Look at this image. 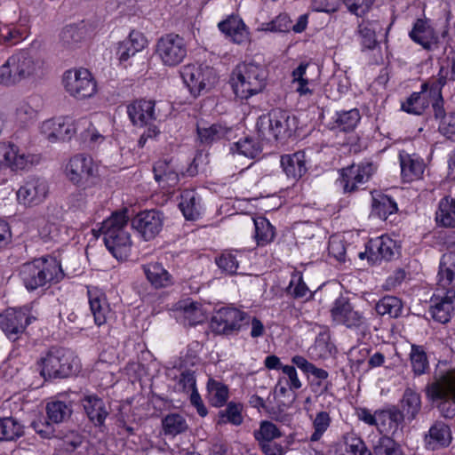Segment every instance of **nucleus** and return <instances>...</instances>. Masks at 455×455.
<instances>
[{
    "label": "nucleus",
    "mask_w": 455,
    "mask_h": 455,
    "mask_svg": "<svg viewBox=\"0 0 455 455\" xmlns=\"http://www.w3.org/2000/svg\"><path fill=\"white\" fill-rule=\"evenodd\" d=\"M410 359L412 371L416 375H422L428 369L427 354L421 346H411Z\"/></svg>",
    "instance_id": "nucleus-52"
},
{
    "label": "nucleus",
    "mask_w": 455,
    "mask_h": 455,
    "mask_svg": "<svg viewBox=\"0 0 455 455\" xmlns=\"http://www.w3.org/2000/svg\"><path fill=\"white\" fill-rule=\"evenodd\" d=\"M411 39L420 44L425 49H430L435 41V33L429 23L422 19H418L409 34Z\"/></svg>",
    "instance_id": "nucleus-33"
},
{
    "label": "nucleus",
    "mask_w": 455,
    "mask_h": 455,
    "mask_svg": "<svg viewBox=\"0 0 455 455\" xmlns=\"http://www.w3.org/2000/svg\"><path fill=\"white\" fill-rule=\"evenodd\" d=\"M41 374L46 378H67L76 373L80 366L79 359L65 348H51L41 359Z\"/></svg>",
    "instance_id": "nucleus-6"
},
{
    "label": "nucleus",
    "mask_w": 455,
    "mask_h": 455,
    "mask_svg": "<svg viewBox=\"0 0 455 455\" xmlns=\"http://www.w3.org/2000/svg\"><path fill=\"white\" fill-rule=\"evenodd\" d=\"M398 210L395 201H373L371 215L381 220H387V217Z\"/></svg>",
    "instance_id": "nucleus-55"
},
{
    "label": "nucleus",
    "mask_w": 455,
    "mask_h": 455,
    "mask_svg": "<svg viewBox=\"0 0 455 455\" xmlns=\"http://www.w3.org/2000/svg\"><path fill=\"white\" fill-rule=\"evenodd\" d=\"M281 165L288 178L300 179L307 172L306 157L303 151H298L291 155H284L281 157Z\"/></svg>",
    "instance_id": "nucleus-28"
},
{
    "label": "nucleus",
    "mask_w": 455,
    "mask_h": 455,
    "mask_svg": "<svg viewBox=\"0 0 455 455\" xmlns=\"http://www.w3.org/2000/svg\"><path fill=\"white\" fill-rule=\"evenodd\" d=\"M143 271L147 279L156 288L166 287L172 283L171 275L157 262L144 265Z\"/></svg>",
    "instance_id": "nucleus-35"
},
{
    "label": "nucleus",
    "mask_w": 455,
    "mask_h": 455,
    "mask_svg": "<svg viewBox=\"0 0 455 455\" xmlns=\"http://www.w3.org/2000/svg\"><path fill=\"white\" fill-rule=\"evenodd\" d=\"M267 71L253 62L238 64L232 72L231 85L234 93L247 100L261 92L267 85Z\"/></svg>",
    "instance_id": "nucleus-4"
},
{
    "label": "nucleus",
    "mask_w": 455,
    "mask_h": 455,
    "mask_svg": "<svg viewBox=\"0 0 455 455\" xmlns=\"http://www.w3.org/2000/svg\"><path fill=\"white\" fill-rule=\"evenodd\" d=\"M375 0H344L350 12L356 16L365 15L371 8Z\"/></svg>",
    "instance_id": "nucleus-63"
},
{
    "label": "nucleus",
    "mask_w": 455,
    "mask_h": 455,
    "mask_svg": "<svg viewBox=\"0 0 455 455\" xmlns=\"http://www.w3.org/2000/svg\"><path fill=\"white\" fill-rule=\"evenodd\" d=\"M88 296L95 323L98 326L105 324L110 316V308L105 294L97 290H89Z\"/></svg>",
    "instance_id": "nucleus-27"
},
{
    "label": "nucleus",
    "mask_w": 455,
    "mask_h": 455,
    "mask_svg": "<svg viewBox=\"0 0 455 455\" xmlns=\"http://www.w3.org/2000/svg\"><path fill=\"white\" fill-rule=\"evenodd\" d=\"M395 251V242L388 236H379L370 241L369 259L373 262L385 259L390 260Z\"/></svg>",
    "instance_id": "nucleus-26"
},
{
    "label": "nucleus",
    "mask_w": 455,
    "mask_h": 455,
    "mask_svg": "<svg viewBox=\"0 0 455 455\" xmlns=\"http://www.w3.org/2000/svg\"><path fill=\"white\" fill-rule=\"evenodd\" d=\"M188 52L182 36L175 33L162 36L156 42V53L164 66L175 67L181 63Z\"/></svg>",
    "instance_id": "nucleus-10"
},
{
    "label": "nucleus",
    "mask_w": 455,
    "mask_h": 455,
    "mask_svg": "<svg viewBox=\"0 0 455 455\" xmlns=\"http://www.w3.org/2000/svg\"><path fill=\"white\" fill-rule=\"evenodd\" d=\"M196 384V380L195 372L190 370H186V371H182L180 376V379H179V381L177 384V388L180 392L188 394V393L194 392V390H197Z\"/></svg>",
    "instance_id": "nucleus-61"
},
{
    "label": "nucleus",
    "mask_w": 455,
    "mask_h": 455,
    "mask_svg": "<svg viewBox=\"0 0 455 455\" xmlns=\"http://www.w3.org/2000/svg\"><path fill=\"white\" fill-rule=\"evenodd\" d=\"M155 101L147 100H135L127 106L130 120L137 126H153L152 122L156 119Z\"/></svg>",
    "instance_id": "nucleus-19"
},
{
    "label": "nucleus",
    "mask_w": 455,
    "mask_h": 455,
    "mask_svg": "<svg viewBox=\"0 0 455 455\" xmlns=\"http://www.w3.org/2000/svg\"><path fill=\"white\" fill-rule=\"evenodd\" d=\"M437 278V287L455 290V251L442 256Z\"/></svg>",
    "instance_id": "nucleus-24"
},
{
    "label": "nucleus",
    "mask_w": 455,
    "mask_h": 455,
    "mask_svg": "<svg viewBox=\"0 0 455 455\" xmlns=\"http://www.w3.org/2000/svg\"><path fill=\"white\" fill-rule=\"evenodd\" d=\"M90 124L87 118L75 120L72 117H58L46 120L41 124V133L50 141H64L70 140L76 133L79 126Z\"/></svg>",
    "instance_id": "nucleus-9"
},
{
    "label": "nucleus",
    "mask_w": 455,
    "mask_h": 455,
    "mask_svg": "<svg viewBox=\"0 0 455 455\" xmlns=\"http://www.w3.org/2000/svg\"><path fill=\"white\" fill-rule=\"evenodd\" d=\"M297 127L296 117L290 112L275 108L257 121V128L262 136L268 134L275 140H284L291 136Z\"/></svg>",
    "instance_id": "nucleus-7"
},
{
    "label": "nucleus",
    "mask_w": 455,
    "mask_h": 455,
    "mask_svg": "<svg viewBox=\"0 0 455 455\" xmlns=\"http://www.w3.org/2000/svg\"><path fill=\"white\" fill-rule=\"evenodd\" d=\"M64 275L60 261L52 256L35 259L20 267V279L28 291L58 283Z\"/></svg>",
    "instance_id": "nucleus-2"
},
{
    "label": "nucleus",
    "mask_w": 455,
    "mask_h": 455,
    "mask_svg": "<svg viewBox=\"0 0 455 455\" xmlns=\"http://www.w3.org/2000/svg\"><path fill=\"white\" fill-rule=\"evenodd\" d=\"M255 227V239L259 245L271 242L275 236L274 228L264 217L252 219Z\"/></svg>",
    "instance_id": "nucleus-45"
},
{
    "label": "nucleus",
    "mask_w": 455,
    "mask_h": 455,
    "mask_svg": "<svg viewBox=\"0 0 455 455\" xmlns=\"http://www.w3.org/2000/svg\"><path fill=\"white\" fill-rule=\"evenodd\" d=\"M25 37V28L13 23H0V44L14 45Z\"/></svg>",
    "instance_id": "nucleus-41"
},
{
    "label": "nucleus",
    "mask_w": 455,
    "mask_h": 455,
    "mask_svg": "<svg viewBox=\"0 0 455 455\" xmlns=\"http://www.w3.org/2000/svg\"><path fill=\"white\" fill-rule=\"evenodd\" d=\"M131 222L132 227L145 241H150L162 230L163 216L157 211L148 210L136 214Z\"/></svg>",
    "instance_id": "nucleus-16"
},
{
    "label": "nucleus",
    "mask_w": 455,
    "mask_h": 455,
    "mask_svg": "<svg viewBox=\"0 0 455 455\" xmlns=\"http://www.w3.org/2000/svg\"><path fill=\"white\" fill-rule=\"evenodd\" d=\"M84 37V28L75 25L65 27L60 33V42L67 49L76 48Z\"/></svg>",
    "instance_id": "nucleus-49"
},
{
    "label": "nucleus",
    "mask_w": 455,
    "mask_h": 455,
    "mask_svg": "<svg viewBox=\"0 0 455 455\" xmlns=\"http://www.w3.org/2000/svg\"><path fill=\"white\" fill-rule=\"evenodd\" d=\"M291 28V20L286 13H280L269 22L261 24L260 30L269 32H289Z\"/></svg>",
    "instance_id": "nucleus-53"
},
{
    "label": "nucleus",
    "mask_w": 455,
    "mask_h": 455,
    "mask_svg": "<svg viewBox=\"0 0 455 455\" xmlns=\"http://www.w3.org/2000/svg\"><path fill=\"white\" fill-rule=\"evenodd\" d=\"M439 130L445 137L455 142V112H451L443 117Z\"/></svg>",
    "instance_id": "nucleus-64"
},
{
    "label": "nucleus",
    "mask_w": 455,
    "mask_h": 455,
    "mask_svg": "<svg viewBox=\"0 0 455 455\" xmlns=\"http://www.w3.org/2000/svg\"><path fill=\"white\" fill-rule=\"evenodd\" d=\"M218 267L225 273L228 275H234L237 273L238 261L235 255L229 252H224L215 259Z\"/></svg>",
    "instance_id": "nucleus-59"
},
{
    "label": "nucleus",
    "mask_w": 455,
    "mask_h": 455,
    "mask_svg": "<svg viewBox=\"0 0 455 455\" xmlns=\"http://www.w3.org/2000/svg\"><path fill=\"white\" fill-rule=\"evenodd\" d=\"M376 167L371 162H362L358 164H352L342 170L340 184L345 192H354L360 185L366 183Z\"/></svg>",
    "instance_id": "nucleus-18"
},
{
    "label": "nucleus",
    "mask_w": 455,
    "mask_h": 455,
    "mask_svg": "<svg viewBox=\"0 0 455 455\" xmlns=\"http://www.w3.org/2000/svg\"><path fill=\"white\" fill-rule=\"evenodd\" d=\"M10 169L14 172L28 171L41 162V156L37 154L25 152L17 145L11 143Z\"/></svg>",
    "instance_id": "nucleus-25"
},
{
    "label": "nucleus",
    "mask_w": 455,
    "mask_h": 455,
    "mask_svg": "<svg viewBox=\"0 0 455 455\" xmlns=\"http://www.w3.org/2000/svg\"><path fill=\"white\" fill-rule=\"evenodd\" d=\"M361 118L359 110L353 108L347 111L337 112L329 124L331 130L349 132L355 129Z\"/></svg>",
    "instance_id": "nucleus-34"
},
{
    "label": "nucleus",
    "mask_w": 455,
    "mask_h": 455,
    "mask_svg": "<svg viewBox=\"0 0 455 455\" xmlns=\"http://www.w3.org/2000/svg\"><path fill=\"white\" fill-rule=\"evenodd\" d=\"M401 175L404 181H413L421 179L425 163L422 158L415 154H409L405 151L399 153Z\"/></svg>",
    "instance_id": "nucleus-21"
},
{
    "label": "nucleus",
    "mask_w": 455,
    "mask_h": 455,
    "mask_svg": "<svg viewBox=\"0 0 455 455\" xmlns=\"http://www.w3.org/2000/svg\"><path fill=\"white\" fill-rule=\"evenodd\" d=\"M287 292L294 298H303L307 295L308 288L303 282L302 276L299 274H294L291 276Z\"/></svg>",
    "instance_id": "nucleus-62"
},
{
    "label": "nucleus",
    "mask_w": 455,
    "mask_h": 455,
    "mask_svg": "<svg viewBox=\"0 0 455 455\" xmlns=\"http://www.w3.org/2000/svg\"><path fill=\"white\" fill-rule=\"evenodd\" d=\"M380 29V25L377 20H363L358 24V34L361 37L362 45L372 50L378 44L376 32Z\"/></svg>",
    "instance_id": "nucleus-36"
},
{
    "label": "nucleus",
    "mask_w": 455,
    "mask_h": 455,
    "mask_svg": "<svg viewBox=\"0 0 455 455\" xmlns=\"http://www.w3.org/2000/svg\"><path fill=\"white\" fill-rule=\"evenodd\" d=\"M45 73V62L36 52L19 50L0 66V84L14 86L24 81H36Z\"/></svg>",
    "instance_id": "nucleus-1"
},
{
    "label": "nucleus",
    "mask_w": 455,
    "mask_h": 455,
    "mask_svg": "<svg viewBox=\"0 0 455 455\" xmlns=\"http://www.w3.org/2000/svg\"><path fill=\"white\" fill-rule=\"evenodd\" d=\"M72 410L70 405L61 401L49 402L46 405V413L48 419L52 423H60L68 419Z\"/></svg>",
    "instance_id": "nucleus-47"
},
{
    "label": "nucleus",
    "mask_w": 455,
    "mask_h": 455,
    "mask_svg": "<svg viewBox=\"0 0 455 455\" xmlns=\"http://www.w3.org/2000/svg\"><path fill=\"white\" fill-rule=\"evenodd\" d=\"M435 219L443 227H455V201H441Z\"/></svg>",
    "instance_id": "nucleus-51"
},
{
    "label": "nucleus",
    "mask_w": 455,
    "mask_h": 455,
    "mask_svg": "<svg viewBox=\"0 0 455 455\" xmlns=\"http://www.w3.org/2000/svg\"><path fill=\"white\" fill-rule=\"evenodd\" d=\"M430 312L435 321L448 323L455 312V290L437 287L431 298Z\"/></svg>",
    "instance_id": "nucleus-14"
},
{
    "label": "nucleus",
    "mask_w": 455,
    "mask_h": 455,
    "mask_svg": "<svg viewBox=\"0 0 455 455\" xmlns=\"http://www.w3.org/2000/svg\"><path fill=\"white\" fill-rule=\"evenodd\" d=\"M49 186L39 177H28L16 192L18 199H41L48 196Z\"/></svg>",
    "instance_id": "nucleus-23"
},
{
    "label": "nucleus",
    "mask_w": 455,
    "mask_h": 455,
    "mask_svg": "<svg viewBox=\"0 0 455 455\" xmlns=\"http://www.w3.org/2000/svg\"><path fill=\"white\" fill-rule=\"evenodd\" d=\"M127 208L115 212L103 221L100 231L107 249L118 260L128 258L132 240L125 228L129 220Z\"/></svg>",
    "instance_id": "nucleus-3"
},
{
    "label": "nucleus",
    "mask_w": 455,
    "mask_h": 455,
    "mask_svg": "<svg viewBox=\"0 0 455 455\" xmlns=\"http://www.w3.org/2000/svg\"><path fill=\"white\" fill-rule=\"evenodd\" d=\"M230 150L233 153L237 152L239 155L248 158H255L261 153V146L256 140L246 137L234 143Z\"/></svg>",
    "instance_id": "nucleus-48"
},
{
    "label": "nucleus",
    "mask_w": 455,
    "mask_h": 455,
    "mask_svg": "<svg viewBox=\"0 0 455 455\" xmlns=\"http://www.w3.org/2000/svg\"><path fill=\"white\" fill-rule=\"evenodd\" d=\"M65 172L68 180L76 185H86L95 175L92 158L78 154L70 158L66 165Z\"/></svg>",
    "instance_id": "nucleus-15"
},
{
    "label": "nucleus",
    "mask_w": 455,
    "mask_h": 455,
    "mask_svg": "<svg viewBox=\"0 0 455 455\" xmlns=\"http://www.w3.org/2000/svg\"><path fill=\"white\" fill-rule=\"evenodd\" d=\"M282 436L279 428L272 422L261 421L259 428L254 432V437L259 445L266 443H273L272 441Z\"/></svg>",
    "instance_id": "nucleus-50"
},
{
    "label": "nucleus",
    "mask_w": 455,
    "mask_h": 455,
    "mask_svg": "<svg viewBox=\"0 0 455 455\" xmlns=\"http://www.w3.org/2000/svg\"><path fill=\"white\" fill-rule=\"evenodd\" d=\"M308 63L301 62L291 73V83L296 85L295 91L300 96L311 95L313 91L310 89V80L307 76Z\"/></svg>",
    "instance_id": "nucleus-40"
},
{
    "label": "nucleus",
    "mask_w": 455,
    "mask_h": 455,
    "mask_svg": "<svg viewBox=\"0 0 455 455\" xmlns=\"http://www.w3.org/2000/svg\"><path fill=\"white\" fill-rule=\"evenodd\" d=\"M229 132V129L218 124H214L209 127L197 125L198 137L201 142L204 144H211L219 140L224 138Z\"/></svg>",
    "instance_id": "nucleus-46"
},
{
    "label": "nucleus",
    "mask_w": 455,
    "mask_h": 455,
    "mask_svg": "<svg viewBox=\"0 0 455 455\" xmlns=\"http://www.w3.org/2000/svg\"><path fill=\"white\" fill-rule=\"evenodd\" d=\"M431 84H422L420 92H413L405 102L402 104V109L409 114L421 115L430 104L431 94L429 88Z\"/></svg>",
    "instance_id": "nucleus-31"
},
{
    "label": "nucleus",
    "mask_w": 455,
    "mask_h": 455,
    "mask_svg": "<svg viewBox=\"0 0 455 455\" xmlns=\"http://www.w3.org/2000/svg\"><path fill=\"white\" fill-rule=\"evenodd\" d=\"M24 434L23 426L12 417L0 418V441H13Z\"/></svg>",
    "instance_id": "nucleus-39"
},
{
    "label": "nucleus",
    "mask_w": 455,
    "mask_h": 455,
    "mask_svg": "<svg viewBox=\"0 0 455 455\" xmlns=\"http://www.w3.org/2000/svg\"><path fill=\"white\" fill-rule=\"evenodd\" d=\"M164 435L175 436L188 428L186 419L179 413H170L162 420Z\"/></svg>",
    "instance_id": "nucleus-42"
},
{
    "label": "nucleus",
    "mask_w": 455,
    "mask_h": 455,
    "mask_svg": "<svg viewBox=\"0 0 455 455\" xmlns=\"http://www.w3.org/2000/svg\"><path fill=\"white\" fill-rule=\"evenodd\" d=\"M219 28L235 44H242L249 41V32L241 19L229 17L219 23Z\"/></svg>",
    "instance_id": "nucleus-29"
},
{
    "label": "nucleus",
    "mask_w": 455,
    "mask_h": 455,
    "mask_svg": "<svg viewBox=\"0 0 455 455\" xmlns=\"http://www.w3.org/2000/svg\"><path fill=\"white\" fill-rule=\"evenodd\" d=\"M424 442L427 449L432 451L448 447L452 442L451 427L443 421H435L425 435Z\"/></svg>",
    "instance_id": "nucleus-20"
},
{
    "label": "nucleus",
    "mask_w": 455,
    "mask_h": 455,
    "mask_svg": "<svg viewBox=\"0 0 455 455\" xmlns=\"http://www.w3.org/2000/svg\"><path fill=\"white\" fill-rule=\"evenodd\" d=\"M346 452L348 455H371L364 442L355 435L346 437Z\"/></svg>",
    "instance_id": "nucleus-56"
},
{
    "label": "nucleus",
    "mask_w": 455,
    "mask_h": 455,
    "mask_svg": "<svg viewBox=\"0 0 455 455\" xmlns=\"http://www.w3.org/2000/svg\"><path fill=\"white\" fill-rule=\"evenodd\" d=\"M178 309L182 313L188 324L196 325L206 319L205 311L202 305L192 300H184L179 303Z\"/></svg>",
    "instance_id": "nucleus-38"
},
{
    "label": "nucleus",
    "mask_w": 455,
    "mask_h": 455,
    "mask_svg": "<svg viewBox=\"0 0 455 455\" xmlns=\"http://www.w3.org/2000/svg\"><path fill=\"white\" fill-rule=\"evenodd\" d=\"M329 254L339 261H344L346 256V245L344 240L339 235H332L329 240Z\"/></svg>",
    "instance_id": "nucleus-60"
},
{
    "label": "nucleus",
    "mask_w": 455,
    "mask_h": 455,
    "mask_svg": "<svg viewBox=\"0 0 455 455\" xmlns=\"http://www.w3.org/2000/svg\"><path fill=\"white\" fill-rule=\"evenodd\" d=\"M62 82L67 92L78 100L90 98L96 92V82L86 68L66 71Z\"/></svg>",
    "instance_id": "nucleus-11"
},
{
    "label": "nucleus",
    "mask_w": 455,
    "mask_h": 455,
    "mask_svg": "<svg viewBox=\"0 0 455 455\" xmlns=\"http://www.w3.org/2000/svg\"><path fill=\"white\" fill-rule=\"evenodd\" d=\"M376 455H402L400 446L390 437L382 436L374 446Z\"/></svg>",
    "instance_id": "nucleus-54"
},
{
    "label": "nucleus",
    "mask_w": 455,
    "mask_h": 455,
    "mask_svg": "<svg viewBox=\"0 0 455 455\" xmlns=\"http://www.w3.org/2000/svg\"><path fill=\"white\" fill-rule=\"evenodd\" d=\"M331 315L334 323L344 325L348 329H358L366 323L363 313L355 310L352 304L345 297H339L335 299L331 309Z\"/></svg>",
    "instance_id": "nucleus-13"
},
{
    "label": "nucleus",
    "mask_w": 455,
    "mask_h": 455,
    "mask_svg": "<svg viewBox=\"0 0 455 455\" xmlns=\"http://www.w3.org/2000/svg\"><path fill=\"white\" fill-rule=\"evenodd\" d=\"M180 76L191 94L195 97L212 87L218 80L215 70L209 66L188 64L183 66Z\"/></svg>",
    "instance_id": "nucleus-8"
},
{
    "label": "nucleus",
    "mask_w": 455,
    "mask_h": 455,
    "mask_svg": "<svg viewBox=\"0 0 455 455\" xmlns=\"http://www.w3.org/2000/svg\"><path fill=\"white\" fill-rule=\"evenodd\" d=\"M398 407L407 418V422H412L421 411L422 403L420 395L411 387H406Z\"/></svg>",
    "instance_id": "nucleus-30"
},
{
    "label": "nucleus",
    "mask_w": 455,
    "mask_h": 455,
    "mask_svg": "<svg viewBox=\"0 0 455 455\" xmlns=\"http://www.w3.org/2000/svg\"><path fill=\"white\" fill-rule=\"evenodd\" d=\"M248 323L246 313L235 307H221L212 315L211 328L217 334L231 335Z\"/></svg>",
    "instance_id": "nucleus-12"
},
{
    "label": "nucleus",
    "mask_w": 455,
    "mask_h": 455,
    "mask_svg": "<svg viewBox=\"0 0 455 455\" xmlns=\"http://www.w3.org/2000/svg\"><path fill=\"white\" fill-rule=\"evenodd\" d=\"M30 323L27 310L8 308L0 314V328L12 340L19 339Z\"/></svg>",
    "instance_id": "nucleus-17"
},
{
    "label": "nucleus",
    "mask_w": 455,
    "mask_h": 455,
    "mask_svg": "<svg viewBox=\"0 0 455 455\" xmlns=\"http://www.w3.org/2000/svg\"><path fill=\"white\" fill-rule=\"evenodd\" d=\"M437 76L435 81L436 82L435 95H439V88L444 86L447 81H455V47L447 53Z\"/></svg>",
    "instance_id": "nucleus-37"
},
{
    "label": "nucleus",
    "mask_w": 455,
    "mask_h": 455,
    "mask_svg": "<svg viewBox=\"0 0 455 455\" xmlns=\"http://www.w3.org/2000/svg\"><path fill=\"white\" fill-rule=\"evenodd\" d=\"M375 309L380 315H388L390 317L396 318L402 314L403 303L397 297L386 296L376 304Z\"/></svg>",
    "instance_id": "nucleus-43"
},
{
    "label": "nucleus",
    "mask_w": 455,
    "mask_h": 455,
    "mask_svg": "<svg viewBox=\"0 0 455 455\" xmlns=\"http://www.w3.org/2000/svg\"><path fill=\"white\" fill-rule=\"evenodd\" d=\"M207 390L209 401L215 407H221L228 398V387L218 380L210 379L207 383Z\"/></svg>",
    "instance_id": "nucleus-44"
},
{
    "label": "nucleus",
    "mask_w": 455,
    "mask_h": 455,
    "mask_svg": "<svg viewBox=\"0 0 455 455\" xmlns=\"http://www.w3.org/2000/svg\"><path fill=\"white\" fill-rule=\"evenodd\" d=\"M427 397L436 403L443 417L455 416V369L435 375L433 382L426 387Z\"/></svg>",
    "instance_id": "nucleus-5"
},
{
    "label": "nucleus",
    "mask_w": 455,
    "mask_h": 455,
    "mask_svg": "<svg viewBox=\"0 0 455 455\" xmlns=\"http://www.w3.org/2000/svg\"><path fill=\"white\" fill-rule=\"evenodd\" d=\"M331 423V418L326 411H320L316 414L313 426L315 428L314 433L310 436V441H318L323 434L327 430Z\"/></svg>",
    "instance_id": "nucleus-57"
},
{
    "label": "nucleus",
    "mask_w": 455,
    "mask_h": 455,
    "mask_svg": "<svg viewBox=\"0 0 455 455\" xmlns=\"http://www.w3.org/2000/svg\"><path fill=\"white\" fill-rule=\"evenodd\" d=\"M82 403L89 419L95 426L103 425L108 412L102 399L97 395H89L84 397Z\"/></svg>",
    "instance_id": "nucleus-32"
},
{
    "label": "nucleus",
    "mask_w": 455,
    "mask_h": 455,
    "mask_svg": "<svg viewBox=\"0 0 455 455\" xmlns=\"http://www.w3.org/2000/svg\"><path fill=\"white\" fill-rule=\"evenodd\" d=\"M242 407L240 404H236L235 403H229L226 409L221 410L219 412L220 417L225 421V418L227 421L232 423L233 425L239 426L243 422L242 416Z\"/></svg>",
    "instance_id": "nucleus-58"
},
{
    "label": "nucleus",
    "mask_w": 455,
    "mask_h": 455,
    "mask_svg": "<svg viewBox=\"0 0 455 455\" xmlns=\"http://www.w3.org/2000/svg\"><path fill=\"white\" fill-rule=\"evenodd\" d=\"M153 172L156 181L164 189L174 188L179 182V173L172 159L157 161Z\"/></svg>",
    "instance_id": "nucleus-22"
}]
</instances>
